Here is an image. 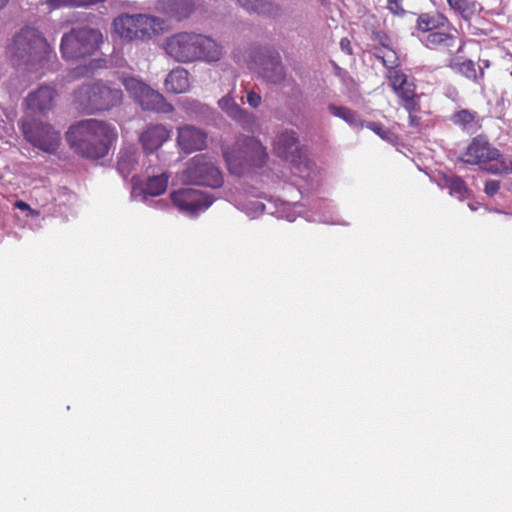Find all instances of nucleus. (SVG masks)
I'll list each match as a JSON object with an SVG mask.
<instances>
[{
  "mask_svg": "<svg viewBox=\"0 0 512 512\" xmlns=\"http://www.w3.org/2000/svg\"><path fill=\"white\" fill-rule=\"evenodd\" d=\"M166 54L183 64L195 62L215 63L224 55L223 46L211 37L195 32H178L164 42Z\"/></svg>",
  "mask_w": 512,
  "mask_h": 512,
  "instance_id": "nucleus-1",
  "label": "nucleus"
},
{
  "mask_svg": "<svg viewBox=\"0 0 512 512\" xmlns=\"http://www.w3.org/2000/svg\"><path fill=\"white\" fill-rule=\"evenodd\" d=\"M116 136L115 128L110 124L97 119H86L69 128L66 140L76 153L99 159L108 154Z\"/></svg>",
  "mask_w": 512,
  "mask_h": 512,
  "instance_id": "nucleus-2",
  "label": "nucleus"
},
{
  "mask_svg": "<svg viewBox=\"0 0 512 512\" xmlns=\"http://www.w3.org/2000/svg\"><path fill=\"white\" fill-rule=\"evenodd\" d=\"M122 97L120 88L96 81L79 87L74 93V103L82 112L92 114L118 106Z\"/></svg>",
  "mask_w": 512,
  "mask_h": 512,
  "instance_id": "nucleus-3",
  "label": "nucleus"
},
{
  "mask_svg": "<svg viewBox=\"0 0 512 512\" xmlns=\"http://www.w3.org/2000/svg\"><path fill=\"white\" fill-rule=\"evenodd\" d=\"M113 27L115 33L123 40L145 42L162 33L165 22L150 14L123 13L114 19Z\"/></svg>",
  "mask_w": 512,
  "mask_h": 512,
  "instance_id": "nucleus-4",
  "label": "nucleus"
},
{
  "mask_svg": "<svg viewBox=\"0 0 512 512\" xmlns=\"http://www.w3.org/2000/svg\"><path fill=\"white\" fill-rule=\"evenodd\" d=\"M462 161L479 165L484 171L493 175L512 173V161L503 157L500 151L483 136L472 139Z\"/></svg>",
  "mask_w": 512,
  "mask_h": 512,
  "instance_id": "nucleus-5",
  "label": "nucleus"
},
{
  "mask_svg": "<svg viewBox=\"0 0 512 512\" xmlns=\"http://www.w3.org/2000/svg\"><path fill=\"white\" fill-rule=\"evenodd\" d=\"M223 157L232 174L242 175L248 166H261L267 157L264 146L254 137L238 139L223 149Z\"/></svg>",
  "mask_w": 512,
  "mask_h": 512,
  "instance_id": "nucleus-6",
  "label": "nucleus"
},
{
  "mask_svg": "<svg viewBox=\"0 0 512 512\" xmlns=\"http://www.w3.org/2000/svg\"><path fill=\"white\" fill-rule=\"evenodd\" d=\"M102 41V33L90 27L73 28L62 36L60 50L67 60L94 54Z\"/></svg>",
  "mask_w": 512,
  "mask_h": 512,
  "instance_id": "nucleus-7",
  "label": "nucleus"
},
{
  "mask_svg": "<svg viewBox=\"0 0 512 512\" xmlns=\"http://www.w3.org/2000/svg\"><path fill=\"white\" fill-rule=\"evenodd\" d=\"M180 181L184 184L202 185L215 189L223 184V177L210 156L199 154L186 163V168L180 174Z\"/></svg>",
  "mask_w": 512,
  "mask_h": 512,
  "instance_id": "nucleus-8",
  "label": "nucleus"
},
{
  "mask_svg": "<svg viewBox=\"0 0 512 512\" xmlns=\"http://www.w3.org/2000/svg\"><path fill=\"white\" fill-rule=\"evenodd\" d=\"M50 51L49 44L35 28H24L14 38L12 52L26 64L41 63Z\"/></svg>",
  "mask_w": 512,
  "mask_h": 512,
  "instance_id": "nucleus-9",
  "label": "nucleus"
},
{
  "mask_svg": "<svg viewBox=\"0 0 512 512\" xmlns=\"http://www.w3.org/2000/svg\"><path fill=\"white\" fill-rule=\"evenodd\" d=\"M275 153L293 165V173L303 179L312 178L313 163L300 154L298 138L293 130H284L273 141Z\"/></svg>",
  "mask_w": 512,
  "mask_h": 512,
  "instance_id": "nucleus-10",
  "label": "nucleus"
},
{
  "mask_svg": "<svg viewBox=\"0 0 512 512\" xmlns=\"http://www.w3.org/2000/svg\"><path fill=\"white\" fill-rule=\"evenodd\" d=\"M21 129L25 139L44 152L54 153L60 145V132L48 123L26 118L22 121Z\"/></svg>",
  "mask_w": 512,
  "mask_h": 512,
  "instance_id": "nucleus-11",
  "label": "nucleus"
},
{
  "mask_svg": "<svg viewBox=\"0 0 512 512\" xmlns=\"http://www.w3.org/2000/svg\"><path fill=\"white\" fill-rule=\"evenodd\" d=\"M389 82L399 98L400 104L409 114V125L418 127L420 118L416 113L420 110L419 95L415 91L416 86L413 80L401 71H394L390 73Z\"/></svg>",
  "mask_w": 512,
  "mask_h": 512,
  "instance_id": "nucleus-12",
  "label": "nucleus"
},
{
  "mask_svg": "<svg viewBox=\"0 0 512 512\" xmlns=\"http://www.w3.org/2000/svg\"><path fill=\"white\" fill-rule=\"evenodd\" d=\"M252 61L257 68L259 75L272 84H279L286 77L285 69L281 57L277 52L254 48Z\"/></svg>",
  "mask_w": 512,
  "mask_h": 512,
  "instance_id": "nucleus-13",
  "label": "nucleus"
},
{
  "mask_svg": "<svg viewBox=\"0 0 512 512\" xmlns=\"http://www.w3.org/2000/svg\"><path fill=\"white\" fill-rule=\"evenodd\" d=\"M173 204L187 215L193 216L209 208L214 199L194 188H182L171 193Z\"/></svg>",
  "mask_w": 512,
  "mask_h": 512,
  "instance_id": "nucleus-14",
  "label": "nucleus"
},
{
  "mask_svg": "<svg viewBox=\"0 0 512 512\" xmlns=\"http://www.w3.org/2000/svg\"><path fill=\"white\" fill-rule=\"evenodd\" d=\"M218 105L227 117L235 121L243 129L254 133L260 128L257 117L253 113L240 107L232 91L219 99Z\"/></svg>",
  "mask_w": 512,
  "mask_h": 512,
  "instance_id": "nucleus-15",
  "label": "nucleus"
},
{
  "mask_svg": "<svg viewBox=\"0 0 512 512\" xmlns=\"http://www.w3.org/2000/svg\"><path fill=\"white\" fill-rule=\"evenodd\" d=\"M206 133L191 125L178 128L177 144L185 153L199 151L206 146Z\"/></svg>",
  "mask_w": 512,
  "mask_h": 512,
  "instance_id": "nucleus-16",
  "label": "nucleus"
},
{
  "mask_svg": "<svg viewBox=\"0 0 512 512\" xmlns=\"http://www.w3.org/2000/svg\"><path fill=\"white\" fill-rule=\"evenodd\" d=\"M56 91L50 86H40L26 98L27 107L34 112L46 114L55 106Z\"/></svg>",
  "mask_w": 512,
  "mask_h": 512,
  "instance_id": "nucleus-17",
  "label": "nucleus"
},
{
  "mask_svg": "<svg viewBox=\"0 0 512 512\" xmlns=\"http://www.w3.org/2000/svg\"><path fill=\"white\" fill-rule=\"evenodd\" d=\"M170 137V131L161 124L150 125L139 135V142L147 154L158 150Z\"/></svg>",
  "mask_w": 512,
  "mask_h": 512,
  "instance_id": "nucleus-18",
  "label": "nucleus"
},
{
  "mask_svg": "<svg viewBox=\"0 0 512 512\" xmlns=\"http://www.w3.org/2000/svg\"><path fill=\"white\" fill-rule=\"evenodd\" d=\"M263 201L264 203L257 204V207L262 209L263 213L273 215L277 218H283L290 222L296 219L292 208L297 207V204H291L271 197H263Z\"/></svg>",
  "mask_w": 512,
  "mask_h": 512,
  "instance_id": "nucleus-19",
  "label": "nucleus"
},
{
  "mask_svg": "<svg viewBox=\"0 0 512 512\" xmlns=\"http://www.w3.org/2000/svg\"><path fill=\"white\" fill-rule=\"evenodd\" d=\"M144 110L155 111L159 113H171L174 110L172 104L168 103L164 96L159 92L148 87L136 100Z\"/></svg>",
  "mask_w": 512,
  "mask_h": 512,
  "instance_id": "nucleus-20",
  "label": "nucleus"
},
{
  "mask_svg": "<svg viewBox=\"0 0 512 512\" xmlns=\"http://www.w3.org/2000/svg\"><path fill=\"white\" fill-rule=\"evenodd\" d=\"M157 10L175 20L187 18L193 11L190 0H158Z\"/></svg>",
  "mask_w": 512,
  "mask_h": 512,
  "instance_id": "nucleus-21",
  "label": "nucleus"
},
{
  "mask_svg": "<svg viewBox=\"0 0 512 512\" xmlns=\"http://www.w3.org/2000/svg\"><path fill=\"white\" fill-rule=\"evenodd\" d=\"M423 45L429 49H447L455 46L456 37L454 34L442 31H432L418 36Z\"/></svg>",
  "mask_w": 512,
  "mask_h": 512,
  "instance_id": "nucleus-22",
  "label": "nucleus"
},
{
  "mask_svg": "<svg viewBox=\"0 0 512 512\" xmlns=\"http://www.w3.org/2000/svg\"><path fill=\"white\" fill-rule=\"evenodd\" d=\"M238 3L248 12L257 13L259 15L270 18L281 16V7L272 0H237Z\"/></svg>",
  "mask_w": 512,
  "mask_h": 512,
  "instance_id": "nucleus-23",
  "label": "nucleus"
},
{
  "mask_svg": "<svg viewBox=\"0 0 512 512\" xmlns=\"http://www.w3.org/2000/svg\"><path fill=\"white\" fill-rule=\"evenodd\" d=\"M165 88L176 94L187 92L190 88L189 72L182 67L173 69L165 79Z\"/></svg>",
  "mask_w": 512,
  "mask_h": 512,
  "instance_id": "nucleus-24",
  "label": "nucleus"
},
{
  "mask_svg": "<svg viewBox=\"0 0 512 512\" xmlns=\"http://www.w3.org/2000/svg\"><path fill=\"white\" fill-rule=\"evenodd\" d=\"M139 164V153L133 147L123 148L119 152L117 170L126 178L136 170Z\"/></svg>",
  "mask_w": 512,
  "mask_h": 512,
  "instance_id": "nucleus-25",
  "label": "nucleus"
},
{
  "mask_svg": "<svg viewBox=\"0 0 512 512\" xmlns=\"http://www.w3.org/2000/svg\"><path fill=\"white\" fill-rule=\"evenodd\" d=\"M451 120L455 125L460 126L469 133L476 132L481 126L477 113L467 109H462L454 113Z\"/></svg>",
  "mask_w": 512,
  "mask_h": 512,
  "instance_id": "nucleus-26",
  "label": "nucleus"
},
{
  "mask_svg": "<svg viewBox=\"0 0 512 512\" xmlns=\"http://www.w3.org/2000/svg\"><path fill=\"white\" fill-rule=\"evenodd\" d=\"M447 24H449V21L442 14L430 15L425 13L421 14L417 19V28L423 32L422 34L437 31Z\"/></svg>",
  "mask_w": 512,
  "mask_h": 512,
  "instance_id": "nucleus-27",
  "label": "nucleus"
},
{
  "mask_svg": "<svg viewBox=\"0 0 512 512\" xmlns=\"http://www.w3.org/2000/svg\"><path fill=\"white\" fill-rule=\"evenodd\" d=\"M167 185L168 175L165 172H161L158 175L149 174L144 193L151 196L160 195L166 191Z\"/></svg>",
  "mask_w": 512,
  "mask_h": 512,
  "instance_id": "nucleus-28",
  "label": "nucleus"
},
{
  "mask_svg": "<svg viewBox=\"0 0 512 512\" xmlns=\"http://www.w3.org/2000/svg\"><path fill=\"white\" fill-rule=\"evenodd\" d=\"M328 110L332 115L343 119L346 123H348L351 126L358 127L363 125L358 114L347 107L330 104L328 106Z\"/></svg>",
  "mask_w": 512,
  "mask_h": 512,
  "instance_id": "nucleus-29",
  "label": "nucleus"
},
{
  "mask_svg": "<svg viewBox=\"0 0 512 512\" xmlns=\"http://www.w3.org/2000/svg\"><path fill=\"white\" fill-rule=\"evenodd\" d=\"M374 55L377 59L381 60L383 65L389 69V75L391 72H394V68L397 66L398 57L396 55V52L389 48L386 44L382 43V47L375 48Z\"/></svg>",
  "mask_w": 512,
  "mask_h": 512,
  "instance_id": "nucleus-30",
  "label": "nucleus"
},
{
  "mask_svg": "<svg viewBox=\"0 0 512 512\" xmlns=\"http://www.w3.org/2000/svg\"><path fill=\"white\" fill-rule=\"evenodd\" d=\"M449 6L458 12L464 18H468L476 10V2L474 0H447Z\"/></svg>",
  "mask_w": 512,
  "mask_h": 512,
  "instance_id": "nucleus-31",
  "label": "nucleus"
},
{
  "mask_svg": "<svg viewBox=\"0 0 512 512\" xmlns=\"http://www.w3.org/2000/svg\"><path fill=\"white\" fill-rule=\"evenodd\" d=\"M446 185L450 189V194L462 200L468 193V189L464 181L457 176H451L446 179Z\"/></svg>",
  "mask_w": 512,
  "mask_h": 512,
  "instance_id": "nucleus-32",
  "label": "nucleus"
},
{
  "mask_svg": "<svg viewBox=\"0 0 512 512\" xmlns=\"http://www.w3.org/2000/svg\"><path fill=\"white\" fill-rule=\"evenodd\" d=\"M123 85L125 86L126 90L130 93V95L137 100L141 94L146 90L149 86L142 81L134 78V77H127L123 79Z\"/></svg>",
  "mask_w": 512,
  "mask_h": 512,
  "instance_id": "nucleus-33",
  "label": "nucleus"
},
{
  "mask_svg": "<svg viewBox=\"0 0 512 512\" xmlns=\"http://www.w3.org/2000/svg\"><path fill=\"white\" fill-rule=\"evenodd\" d=\"M104 1L105 0H51V3L56 8L61 6L88 7Z\"/></svg>",
  "mask_w": 512,
  "mask_h": 512,
  "instance_id": "nucleus-34",
  "label": "nucleus"
},
{
  "mask_svg": "<svg viewBox=\"0 0 512 512\" xmlns=\"http://www.w3.org/2000/svg\"><path fill=\"white\" fill-rule=\"evenodd\" d=\"M366 127L370 130H372L375 134H377L379 137H381L383 140L387 141V142H394L395 141V136L394 134L384 128L381 124L379 123H376V122H367L366 123Z\"/></svg>",
  "mask_w": 512,
  "mask_h": 512,
  "instance_id": "nucleus-35",
  "label": "nucleus"
},
{
  "mask_svg": "<svg viewBox=\"0 0 512 512\" xmlns=\"http://www.w3.org/2000/svg\"><path fill=\"white\" fill-rule=\"evenodd\" d=\"M264 203L263 197L260 199H249L243 204V211L251 218H256L260 214H263L262 209L257 207V204Z\"/></svg>",
  "mask_w": 512,
  "mask_h": 512,
  "instance_id": "nucleus-36",
  "label": "nucleus"
},
{
  "mask_svg": "<svg viewBox=\"0 0 512 512\" xmlns=\"http://www.w3.org/2000/svg\"><path fill=\"white\" fill-rule=\"evenodd\" d=\"M458 71L468 79L476 80L477 71L472 60H465L458 65Z\"/></svg>",
  "mask_w": 512,
  "mask_h": 512,
  "instance_id": "nucleus-37",
  "label": "nucleus"
},
{
  "mask_svg": "<svg viewBox=\"0 0 512 512\" xmlns=\"http://www.w3.org/2000/svg\"><path fill=\"white\" fill-rule=\"evenodd\" d=\"M246 99H247V103L252 108H258L262 102L261 95L252 90L247 92Z\"/></svg>",
  "mask_w": 512,
  "mask_h": 512,
  "instance_id": "nucleus-38",
  "label": "nucleus"
},
{
  "mask_svg": "<svg viewBox=\"0 0 512 512\" xmlns=\"http://www.w3.org/2000/svg\"><path fill=\"white\" fill-rule=\"evenodd\" d=\"M500 189L499 180H488L485 183L484 191L488 196L495 195Z\"/></svg>",
  "mask_w": 512,
  "mask_h": 512,
  "instance_id": "nucleus-39",
  "label": "nucleus"
},
{
  "mask_svg": "<svg viewBox=\"0 0 512 512\" xmlns=\"http://www.w3.org/2000/svg\"><path fill=\"white\" fill-rule=\"evenodd\" d=\"M15 207L20 209V210H23V211H28L29 214L31 216H38L39 215V212L32 209L26 202L24 201H21V200H18L15 202Z\"/></svg>",
  "mask_w": 512,
  "mask_h": 512,
  "instance_id": "nucleus-40",
  "label": "nucleus"
},
{
  "mask_svg": "<svg viewBox=\"0 0 512 512\" xmlns=\"http://www.w3.org/2000/svg\"><path fill=\"white\" fill-rule=\"evenodd\" d=\"M340 48L343 52L347 54H352L351 42L348 38H342L340 41Z\"/></svg>",
  "mask_w": 512,
  "mask_h": 512,
  "instance_id": "nucleus-41",
  "label": "nucleus"
},
{
  "mask_svg": "<svg viewBox=\"0 0 512 512\" xmlns=\"http://www.w3.org/2000/svg\"><path fill=\"white\" fill-rule=\"evenodd\" d=\"M7 2L8 0H0V9L3 8Z\"/></svg>",
  "mask_w": 512,
  "mask_h": 512,
  "instance_id": "nucleus-42",
  "label": "nucleus"
},
{
  "mask_svg": "<svg viewBox=\"0 0 512 512\" xmlns=\"http://www.w3.org/2000/svg\"><path fill=\"white\" fill-rule=\"evenodd\" d=\"M483 63H484V67H485V68H488V67H489V65H490V64H489V61H483Z\"/></svg>",
  "mask_w": 512,
  "mask_h": 512,
  "instance_id": "nucleus-43",
  "label": "nucleus"
},
{
  "mask_svg": "<svg viewBox=\"0 0 512 512\" xmlns=\"http://www.w3.org/2000/svg\"><path fill=\"white\" fill-rule=\"evenodd\" d=\"M469 207H470L471 210H476L477 209V207L475 205H473V204H469Z\"/></svg>",
  "mask_w": 512,
  "mask_h": 512,
  "instance_id": "nucleus-44",
  "label": "nucleus"
},
{
  "mask_svg": "<svg viewBox=\"0 0 512 512\" xmlns=\"http://www.w3.org/2000/svg\"><path fill=\"white\" fill-rule=\"evenodd\" d=\"M319 221H322V222H328L326 219H319Z\"/></svg>",
  "mask_w": 512,
  "mask_h": 512,
  "instance_id": "nucleus-45",
  "label": "nucleus"
},
{
  "mask_svg": "<svg viewBox=\"0 0 512 512\" xmlns=\"http://www.w3.org/2000/svg\"><path fill=\"white\" fill-rule=\"evenodd\" d=\"M396 0H388L389 3L395 2Z\"/></svg>",
  "mask_w": 512,
  "mask_h": 512,
  "instance_id": "nucleus-46",
  "label": "nucleus"
}]
</instances>
